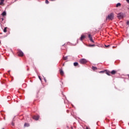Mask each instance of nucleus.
Returning a JSON list of instances; mask_svg holds the SVG:
<instances>
[{"instance_id": "obj_1", "label": "nucleus", "mask_w": 129, "mask_h": 129, "mask_svg": "<svg viewBox=\"0 0 129 129\" xmlns=\"http://www.w3.org/2000/svg\"><path fill=\"white\" fill-rule=\"evenodd\" d=\"M114 15H113V13H111L110 14L108 15L107 17L106 18V21L109 20V21H112L113 20V18Z\"/></svg>"}, {"instance_id": "obj_26", "label": "nucleus", "mask_w": 129, "mask_h": 129, "mask_svg": "<svg viewBox=\"0 0 129 129\" xmlns=\"http://www.w3.org/2000/svg\"><path fill=\"white\" fill-rule=\"evenodd\" d=\"M126 2L128 4H129V0H126Z\"/></svg>"}, {"instance_id": "obj_22", "label": "nucleus", "mask_w": 129, "mask_h": 129, "mask_svg": "<svg viewBox=\"0 0 129 129\" xmlns=\"http://www.w3.org/2000/svg\"><path fill=\"white\" fill-rule=\"evenodd\" d=\"M105 46H106V48H108V47H110V45H105Z\"/></svg>"}, {"instance_id": "obj_2", "label": "nucleus", "mask_w": 129, "mask_h": 129, "mask_svg": "<svg viewBox=\"0 0 129 129\" xmlns=\"http://www.w3.org/2000/svg\"><path fill=\"white\" fill-rule=\"evenodd\" d=\"M80 63H81V64H86V63H87V60L85 58L81 59L80 60Z\"/></svg>"}, {"instance_id": "obj_19", "label": "nucleus", "mask_w": 129, "mask_h": 129, "mask_svg": "<svg viewBox=\"0 0 129 129\" xmlns=\"http://www.w3.org/2000/svg\"><path fill=\"white\" fill-rule=\"evenodd\" d=\"M105 72H106V70L101 71L99 72V73H105Z\"/></svg>"}, {"instance_id": "obj_13", "label": "nucleus", "mask_w": 129, "mask_h": 129, "mask_svg": "<svg viewBox=\"0 0 129 129\" xmlns=\"http://www.w3.org/2000/svg\"><path fill=\"white\" fill-rule=\"evenodd\" d=\"M8 29V27H5L4 29V33H7V32L8 31L7 30Z\"/></svg>"}, {"instance_id": "obj_12", "label": "nucleus", "mask_w": 129, "mask_h": 129, "mask_svg": "<svg viewBox=\"0 0 129 129\" xmlns=\"http://www.w3.org/2000/svg\"><path fill=\"white\" fill-rule=\"evenodd\" d=\"M2 15L3 16V17H5V16H7V12L6 11H4L2 14Z\"/></svg>"}, {"instance_id": "obj_5", "label": "nucleus", "mask_w": 129, "mask_h": 129, "mask_svg": "<svg viewBox=\"0 0 129 129\" xmlns=\"http://www.w3.org/2000/svg\"><path fill=\"white\" fill-rule=\"evenodd\" d=\"M123 16H124L123 13H120L118 14L117 17L119 19H122V18H123Z\"/></svg>"}, {"instance_id": "obj_7", "label": "nucleus", "mask_w": 129, "mask_h": 129, "mask_svg": "<svg viewBox=\"0 0 129 129\" xmlns=\"http://www.w3.org/2000/svg\"><path fill=\"white\" fill-rule=\"evenodd\" d=\"M86 38V36H85L84 35H82L80 38L81 41H83V40H84Z\"/></svg>"}, {"instance_id": "obj_15", "label": "nucleus", "mask_w": 129, "mask_h": 129, "mask_svg": "<svg viewBox=\"0 0 129 129\" xmlns=\"http://www.w3.org/2000/svg\"><path fill=\"white\" fill-rule=\"evenodd\" d=\"M79 64L78 62H74V66L76 67V66H78Z\"/></svg>"}, {"instance_id": "obj_18", "label": "nucleus", "mask_w": 129, "mask_h": 129, "mask_svg": "<svg viewBox=\"0 0 129 129\" xmlns=\"http://www.w3.org/2000/svg\"><path fill=\"white\" fill-rule=\"evenodd\" d=\"M29 123H25L24 124V126H29Z\"/></svg>"}, {"instance_id": "obj_30", "label": "nucleus", "mask_w": 129, "mask_h": 129, "mask_svg": "<svg viewBox=\"0 0 129 129\" xmlns=\"http://www.w3.org/2000/svg\"><path fill=\"white\" fill-rule=\"evenodd\" d=\"M0 43H1V41H0Z\"/></svg>"}, {"instance_id": "obj_21", "label": "nucleus", "mask_w": 129, "mask_h": 129, "mask_svg": "<svg viewBox=\"0 0 129 129\" xmlns=\"http://www.w3.org/2000/svg\"><path fill=\"white\" fill-rule=\"evenodd\" d=\"M45 3L47 4H49V1L48 0H45Z\"/></svg>"}, {"instance_id": "obj_8", "label": "nucleus", "mask_w": 129, "mask_h": 129, "mask_svg": "<svg viewBox=\"0 0 129 129\" xmlns=\"http://www.w3.org/2000/svg\"><path fill=\"white\" fill-rule=\"evenodd\" d=\"M5 0H0V6H5Z\"/></svg>"}, {"instance_id": "obj_28", "label": "nucleus", "mask_w": 129, "mask_h": 129, "mask_svg": "<svg viewBox=\"0 0 129 129\" xmlns=\"http://www.w3.org/2000/svg\"><path fill=\"white\" fill-rule=\"evenodd\" d=\"M44 80H45V82H46V79H44Z\"/></svg>"}, {"instance_id": "obj_11", "label": "nucleus", "mask_w": 129, "mask_h": 129, "mask_svg": "<svg viewBox=\"0 0 129 129\" xmlns=\"http://www.w3.org/2000/svg\"><path fill=\"white\" fill-rule=\"evenodd\" d=\"M105 73L106 74H107V75H108V76H110V72H108L106 70V72H105Z\"/></svg>"}, {"instance_id": "obj_6", "label": "nucleus", "mask_w": 129, "mask_h": 129, "mask_svg": "<svg viewBox=\"0 0 129 129\" xmlns=\"http://www.w3.org/2000/svg\"><path fill=\"white\" fill-rule=\"evenodd\" d=\"M88 38L91 42H92V43H94V41H93V39H92V37L91 36V34L88 35Z\"/></svg>"}, {"instance_id": "obj_24", "label": "nucleus", "mask_w": 129, "mask_h": 129, "mask_svg": "<svg viewBox=\"0 0 129 129\" xmlns=\"http://www.w3.org/2000/svg\"><path fill=\"white\" fill-rule=\"evenodd\" d=\"M86 129H90V127H88V126H86Z\"/></svg>"}, {"instance_id": "obj_27", "label": "nucleus", "mask_w": 129, "mask_h": 129, "mask_svg": "<svg viewBox=\"0 0 129 129\" xmlns=\"http://www.w3.org/2000/svg\"><path fill=\"white\" fill-rule=\"evenodd\" d=\"M127 25H129V21L127 22Z\"/></svg>"}, {"instance_id": "obj_25", "label": "nucleus", "mask_w": 129, "mask_h": 129, "mask_svg": "<svg viewBox=\"0 0 129 129\" xmlns=\"http://www.w3.org/2000/svg\"><path fill=\"white\" fill-rule=\"evenodd\" d=\"M12 125L14 126V125H15V123H14L13 122H12Z\"/></svg>"}, {"instance_id": "obj_23", "label": "nucleus", "mask_w": 129, "mask_h": 129, "mask_svg": "<svg viewBox=\"0 0 129 129\" xmlns=\"http://www.w3.org/2000/svg\"><path fill=\"white\" fill-rule=\"evenodd\" d=\"M38 77H39V80H40V81H42V79H41V77L38 76Z\"/></svg>"}, {"instance_id": "obj_17", "label": "nucleus", "mask_w": 129, "mask_h": 129, "mask_svg": "<svg viewBox=\"0 0 129 129\" xmlns=\"http://www.w3.org/2000/svg\"><path fill=\"white\" fill-rule=\"evenodd\" d=\"M63 60H67L68 59V56H63Z\"/></svg>"}, {"instance_id": "obj_14", "label": "nucleus", "mask_w": 129, "mask_h": 129, "mask_svg": "<svg viewBox=\"0 0 129 129\" xmlns=\"http://www.w3.org/2000/svg\"><path fill=\"white\" fill-rule=\"evenodd\" d=\"M120 6H121V4H120V3H118L116 4V8H118V7H120Z\"/></svg>"}, {"instance_id": "obj_10", "label": "nucleus", "mask_w": 129, "mask_h": 129, "mask_svg": "<svg viewBox=\"0 0 129 129\" xmlns=\"http://www.w3.org/2000/svg\"><path fill=\"white\" fill-rule=\"evenodd\" d=\"M111 74L112 75H114V74H116V71L113 70L111 72Z\"/></svg>"}, {"instance_id": "obj_29", "label": "nucleus", "mask_w": 129, "mask_h": 129, "mask_svg": "<svg viewBox=\"0 0 129 129\" xmlns=\"http://www.w3.org/2000/svg\"><path fill=\"white\" fill-rule=\"evenodd\" d=\"M72 129H73V127H72Z\"/></svg>"}, {"instance_id": "obj_16", "label": "nucleus", "mask_w": 129, "mask_h": 129, "mask_svg": "<svg viewBox=\"0 0 129 129\" xmlns=\"http://www.w3.org/2000/svg\"><path fill=\"white\" fill-rule=\"evenodd\" d=\"M92 69L93 70H97V68H96V67H93L92 68Z\"/></svg>"}, {"instance_id": "obj_9", "label": "nucleus", "mask_w": 129, "mask_h": 129, "mask_svg": "<svg viewBox=\"0 0 129 129\" xmlns=\"http://www.w3.org/2000/svg\"><path fill=\"white\" fill-rule=\"evenodd\" d=\"M59 73L60 74V75H61L62 76H63V75H64V72H63V70H59Z\"/></svg>"}, {"instance_id": "obj_20", "label": "nucleus", "mask_w": 129, "mask_h": 129, "mask_svg": "<svg viewBox=\"0 0 129 129\" xmlns=\"http://www.w3.org/2000/svg\"><path fill=\"white\" fill-rule=\"evenodd\" d=\"M94 46H95V45H94V44H90L89 45V47H94Z\"/></svg>"}, {"instance_id": "obj_4", "label": "nucleus", "mask_w": 129, "mask_h": 129, "mask_svg": "<svg viewBox=\"0 0 129 129\" xmlns=\"http://www.w3.org/2000/svg\"><path fill=\"white\" fill-rule=\"evenodd\" d=\"M33 119H35V120H39V118H40V116L39 115H35L33 116Z\"/></svg>"}, {"instance_id": "obj_3", "label": "nucleus", "mask_w": 129, "mask_h": 129, "mask_svg": "<svg viewBox=\"0 0 129 129\" xmlns=\"http://www.w3.org/2000/svg\"><path fill=\"white\" fill-rule=\"evenodd\" d=\"M18 56H20V57H23L24 56V52L23 51L20 50L18 52Z\"/></svg>"}]
</instances>
